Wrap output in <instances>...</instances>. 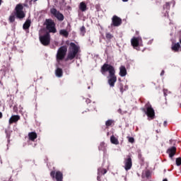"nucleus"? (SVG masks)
<instances>
[{
	"label": "nucleus",
	"mask_w": 181,
	"mask_h": 181,
	"mask_svg": "<svg viewBox=\"0 0 181 181\" xmlns=\"http://www.w3.org/2000/svg\"><path fill=\"white\" fill-rule=\"evenodd\" d=\"M100 73L105 75V73H108L107 83L110 87H114L115 83H117V76L115 75V68L114 66L110 64H104L100 69Z\"/></svg>",
	"instance_id": "f257e3e1"
},
{
	"label": "nucleus",
	"mask_w": 181,
	"mask_h": 181,
	"mask_svg": "<svg viewBox=\"0 0 181 181\" xmlns=\"http://www.w3.org/2000/svg\"><path fill=\"white\" fill-rule=\"evenodd\" d=\"M25 4H16L14 8V14H11L8 21L11 23H13L15 22V19H23L26 16V13L23 11Z\"/></svg>",
	"instance_id": "f03ea898"
},
{
	"label": "nucleus",
	"mask_w": 181,
	"mask_h": 181,
	"mask_svg": "<svg viewBox=\"0 0 181 181\" xmlns=\"http://www.w3.org/2000/svg\"><path fill=\"white\" fill-rule=\"evenodd\" d=\"M80 52V47L76 45L74 42L70 43L69 51L68 52L67 57L65 59V62H69V60H73L77 56Z\"/></svg>",
	"instance_id": "7ed1b4c3"
},
{
	"label": "nucleus",
	"mask_w": 181,
	"mask_h": 181,
	"mask_svg": "<svg viewBox=\"0 0 181 181\" xmlns=\"http://www.w3.org/2000/svg\"><path fill=\"white\" fill-rule=\"evenodd\" d=\"M67 54V46L64 45L60 47L56 54V60L57 63H60V62H63L64 59H66V55Z\"/></svg>",
	"instance_id": "20e7f679"
},
{
	"label": "nucleus",
	"mask_w": 181,
	"mask_h": 181,
	"mask_svg": "<svg viewBox=\"0 0 181 181\" xmlns=\"http://www.w3.org/2000/svg\"><path fill=\"white\" fill-rule=\"evenodd\" d=\"M44 25L49 33H56V32H57V30L56 29V23L52 19H46Z\"/></svg>",
	"instance_id": "39448f33"
},
{
	"label": "nucleus",
	"mask_w": 181,
	"mask_h": 181,
	"mask_svg": "<svg viewBox=\"0 0 181 181\" xmlns=\"http://www.w3.org/2000/svg\"><path fill=\"white\" fill-rule=\"evenodd\" d=\"M50 176L57 181H63V173L60 170H52Z\"/></svg>",
	"instance_id": "423d86ee"
},
{
	"label": "nucleus",
	"mask_w": 181,
	"mask_h": 181,
	"mask_svg": "<svg viewBox=\"0 0 181 181\" xmlns=\"http://www.w3.org/2000/svg\"><path fill=\"white\" fill-rule=\"evenodd\" d=\"M50 12L52 15L57 18V19L60 22L64 21V16L63 15V13H60V11H57V9L52 8L50 9Z\"/></svg>",
	"instance_id": "0eeeda50"
},
{
	"label": "nucleus",
	"mask_w": 181,
	"mask_h": 181,
	"mask_svg": "<svg viewBox=\"0 0 181 181\" xmlns=\"http://www.w3.org/2000/svg\"><path fill=\"white\" fill-rule=\"evenodd\" d=\"M146 114L148 118H151V119H153L155 118V110H153V107H152V105L150 104L146 105Z\"/></svg>",
	"instance_id": "6e6552de"
},
{
	"label": "nucleus",
	"mask_w": 181,
	"mask_h": 181,
	"mask_svg": "<svg viewBox=\"0 0 181 181\" xmlns=\"http://www.w3.org/2000/svg\"><path fill=\"white\" fill-rule=\"evenodd\" d=\"M40 40L44 46H49L50 45V34L47 33L40 37Z\"/></svg>",
	"instance_id": "1a4fd4ad"
},
{
	"label": "nucleus",
	"mask_w": 181,
	"mask_h": 181,
	"mask_svg": "<svg viewBox=\"0 0 181 181\" xmlns=\"http://www.w3.org/2000/svg\"><path fill=\"white\" fill-rule=\"evenodd\" d=\"M140 43H142V38L141 37H134L131 40V45L134 49L138 47Z\"/></svg>",
	"instance_id": "9d476101"
},
{
	"label": "nucleus",
	"mask_w": 181,
	"mask_h": 181,
	"mask_svg": "<svg viewBox=\"0 0 181 181\" xmlns=\"http://www.w3.org/2000/svg\"><path fill=\"white\" fill-rule=\"evenodd\" d=\"M122 23V20L121 19V18L117 16H114L112 18V25H113V26H119L121 25V24Z\"/></svg>",
	"instance_id": "9b49d317"
},
{
	"label": "nucleus",
	"mask_w": 181,
	"mask_h": 181,
	"mask_svg": "<svg viewBox=\"0 0 181 181\" xmlns=\"http://www.w3.org/2000/svg\"><path fill=\"white\" fill-rule=\"evenodd\" d=\"M177 151V149L176 148V147L175 146H172L168 148L166 153H168V155L169 156V158H170V159H173V156H175V155H176V151Z\"/></svg>",
	"instance_id": "f8f14e48"
},
{
	"label": "nucleus",
	"mask_w": 181,
	"mask_h": 181,
	"mask_svg": "<svg viewBox=\"0 0 181 181\" xmlns=\"http://www.w3.org/2000/svg\"><path fill=\"white\" fill-rule=\"evenodd\" d=\"M132 168V159L129 156L124 161V169L125 170H129Z\"/></svg>",
	"instance_id": "ddd939ff"
},
{
	"label": "nucleus",
	"mask_w": 181,
	"mask_h": 181,
	"mask_svg": "<svg viewBox=\"0 0 181 181\" xmlns=\"http://www.w3.org/2000/svg\"><path fill=\"white\" fill-rule=\"evenodd\" d=\"M21 119V116L19 115H12L9 120H8V124L11 125L12 124L18 122Z\"/></svg>",
	"instance_id": "4468645a"
},
{
	"label": "nucleus",
	"mask_w": 181,
	"mask_h": 181,
	"mask_svg": "<svg viewBox=\"0 0 181 181\" xmlns=\"http://www.w3.org/2000/svg\"><path fill=\"white\" fill-rule=\"evenodd\" d=\"M28 138L30 141L35 142V139L37 138V134H36L35 132H30L28 133Z\"/></svg>",
	"instance_id": "2eb2a0df"
},
{
	"label": "nucleus",
	"mask_w": 181,
	"mask_h": 181,
	"mask_svg": "<svg viewBox=\"0 0 181 181\" xmlns=\"http://www.w3.org/2000/svg\"><path fill=\"white\" fill-rule=\"evenodd\" d=\"M171 49L173 52H179V49H180V43L179 42L173 43L171 46Z\"/></svg>",
	"instance_id": "dca6fc26"
},
{
	"label": "nucleus",
	"mask_w": 181,
	"mask_h": 181,
	"mask_svg": "<svg viewBox=\"0 0 181 181\" xmlns=\"http://www.w3.org/2000/svg\"><path fill=\"white\" fill-rule=\"evenodd\" d=\"M110 142L111 144H113V145H119V141H118V138L114 135L110 136Z\"/></svg>",
	"instance_id": "f3484780"
},
{
	"label": "nucleus",
	"mask_w": 181,
	"mask_h": 181,
	"mask_svg": "<svg viewBox=\"0 0 181 181\" xmlns=\"http://www.w3.org/2000/svg\"><path fill=\"white\" fill-rule=\"evenodd\" d=\"M119 70V76H121V77H125V76H127V69L125 66H120Z\"/></svg>",
	"instance_id": "a211bd4d"
},
{
	"label": "nucleus",
	"mask_w": 181,
	"mask_h": 181,
	"mask_svg": "<svg viewBox=\"0 0 181 181\" xmlns=\"http://www.w3.org/2000/svg\"><path fill=\"white\" fill-rule=\"evenodd\" d=\"M79 9L81 12H86V11H87V4H86V2L82 1L80 3Z\"/></svg>",
	"instance_id": "6ab92c4d"
},
{
	"label": "nucleus",
	"mask_w": 181,
	"mask_h": 181,
	"mask_svg": "<svg viewBox=\"0 0 181 181\" xmlns=\"http://www.w3.org/2000/svg\"><path fill=\"white\" fill-rule=\"evenodd\" d=\"M31 23H32V21H30V20H26L23 25V28L24 29V30H28V29L30 28Z\"/></svg>",
	"instance_id": "aec40b11"
},
{
	"label": "nucleus",
	"mask_w": 181,
	"mask_h": 181,
	"mask_svg": "<svg viewBox=\"0 0 181 181\" xmlns=\"http://www.w3.org/2000/svg\"><path fill=\"white\" fill-rule=\"evenodd\" d=\"M59 35L64 36V37H69V31L66 30H61L59 31Z\"/></svg>",
	"instance_id": "412c9836"
},
{
	"label": "nucleus",
	"mask_w": 181,
	"mask_h": 181,
	"mask_svg": "<svg viewBox=\"0 0 181 181\" xmlns=\"http://www.w3.org/2000/svg\"><path fill=\"white\" fill-rule=\"evenodd\" d=\"M55 74L57 77H62V76H63V70L60 68H57L55 71Z\"/></svg>",
	"instance_id": "4be33fe9"
},
{
	"label": "nucleus",
	"mask_w": 181,
	"mask_h": 181,
	"mask_svg": "<svg viewBox=\"0 0 181 181\" xmlns=\"http://www.w3.org/2000/svg\"><path fill=\"white\" fill-rule=\"evenodd\" d=\"M151 173H149V171H146L143 173L142 177H149Z\"/></svg>",
	"instance_id": "5701e85b"
},
{
	"label": "nucleus",
	"mask_w": 181,
	"mask_h": 181,
	"mask_svg": "<svg viewBox=\"0 0 181 181\" xmlns=\"http://www.w3.org/2000/svg\"><path fill=\"white\" fill-rule=\"evenodd\" d=\"M175 163H176L177 166H180V165H181V158L180 157L176 158Z\"/></svg>",
	"instance_id": "b1692460"
},
{
	"label": "nucleus",
	"mask_w": 181,
	"mask_h": 181,
	"mask_svg": "<svg viewBox=\"0 0 181 181\" xmlns=\"http://www.w3.org/2000/svg\"><path fill=\"white\" fill-rule=\"evenodd\" d=\"M106 39H107V40H111V39H112V35H111V33H107Z\"/></svg>",
	"instance_id": "393cba45"
},
{
	"label": "nucleus",
	"mask_w": 181,
	"mask_h": 181,
	"mask_svg": "<svg viewBox=\"0 0 181 181\" xmlns=\"http://www.w3.org/2000/svg\"><path fill=\"white\" fill-rule=\"evenodd\" d=\"M105 125H106V127H111V125H112V120H107V121L105 122Z\"/></svg>",
	"instance_id": "a878e982"
},
{
	"label": "nucleus",
	"mask_w": 181,
	"mask_h": 181,
	"mask_svg": "<svg viewBox=\"0 0 181 181\" xmlns=\"http://www.w3.org/2000/svg\"><path fill=\"white\" fill-rule=\"evenodd\" d=\"M128 138V141L129 142H130V144H134V142H135V139H134V137H127Z\"/></svg>",
	"instance_id": "bb28decb"
},
{
	"label": "nucleus",
	"mask_w": 181,
	"mask_h": 181,
	"mask_svg": "<svg viewBox=\"0 0 181 181\" xmlns=\"http://www.w3.org/2000/svg\"><path fill=\"white\" fill-rule=\"evenodd\" d=\"M120 91L121 93H124V87L122 86L120 87Z\"/></svg>",
	"instance_id": "cd10ccee"
},
{
	"label": "nucleus",
	"mask_w": 181,
	"mask_h": 181,
	"mask_svg": "<svg viewBox=\"0 0 181 181\" xmlns=\"http://www.w3.org/2000/svg\"><path fill=\"white\" fill-rule=\"evenodd\" d=\"M165 6H166L168 8H170V4H169V3H166Z\"/></svg>",
	"instance_id": "c85d7f7f"
},
{
	"label": "nucleus",
	"mask_w": 181,
	"mask_h": 181,
	"mask_svg": "<svg viewBox=\"0 0 181 181\" xmlns=\"http://www.w3.org/2000/svg\"><path fill=\"white\" fill-rule=\"evenodd\" d=\"M105 173H107V170L103 169V174L105 175Z\"/></svg>",
	"instance_id": "c756f323"
},
{
	"label": "nucleus",
	"mask_w": 181,
	"mask_h": 181,
	"mask_svg": "<svg viewBox=\"0 0 181 181\" xmlns=\"http://www.w3.org/2000/svg\"><path fill=\"white\" fill-rule=\"evenodd\" d=\"M122 2H128L129 0H122Z\"/></svg>",
	"instance_id": "7c9ffc66"
},
{
	"label": "nucleus",
	"mask_w": 181,
	"mask_h": 181,
	"mask_svg": "<svg viewBox=\"0 0 181 181\" xmlns=\"http://www.w3.org/2000/svg\"><path fill=\"white\" fill-rule=\"evenodd\" d=\"M2 117H3L2 112H0V118H2Z\"/></svg>",
	"instance_id": "2f4dec72"
},
{
	"label": "nucleus",
	"mask_w": 181,
	"mask_h": 181,
	"mask_svg": "<svg viewBox=\"0 0 181 181\" xmlns=\"http://www.w3.org/2000/svg\"><path fill=\"white\" fill-rule=\"evenodd\" d=\"M0 5H2V0H0Z\"/></svg>",
	"instance_id": "473e14b6"
},
{
	"label": "nucleus",
	"mask_w": 181,
	"mask_h": 181,
	"mask_svg": "<svg viewBox=\"0 0 181 181\" xmlns=\"http://www.w3.org/2000/svg\"><path fill=\"white\" fill-rule=\"evenodd\" d=\"M163 181H168V179H164V180H163Z\"/></svg>",
	"instance_id": "72a5a7b5"
},
{
	"label": "nucleus",
	"mask_w": 181,
	"mask_h": 181,
	"mask_svg": "<svg viewBox=\"0 0 181 181\" xmlns=\"http://www.w3.org/2000/svg\"><path fill=\"white\" fill-rule=\"evenodd\" d=\"M85 29V28L84 27H82V30H84Z\"/></svg>",
	"instance_id": "f704fd0d"
}]
</instances>
